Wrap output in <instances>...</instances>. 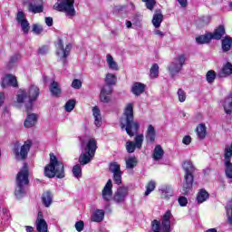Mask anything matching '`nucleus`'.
I'll return each mask as SVG.
<instances>
[{
  "label": "nucleus",
  "instance_id": "obj_1",
  "mask_svg": "<svg viewBox=\"0 0 232 232\" xmlns=\"http://www.w3.org/2000/svg\"><path fill=\"white\" fill-rule=\"evenodd\" d=\"M134 119L133 103H127L123 111V118L120 119V126L121 130H125L129 137H135L136 133H139V130H140V123L134 121Z\"/></svg>",
  "mask_w": 232,
  "mask_h": 232
},
{
  "label": "nucleus",
  "instance_id": "obj_2",
  "mask_svg": "<svg viewBox=\"0 0 232 232\" xmlns=\"http://www.w3.org/2000/svg\"><path fill=\"white\" fill-rule=\"evenodd\" d=\"M44 173L48 179H53V177L64 179V164L57 160V156L53 153H50V161L49 164L45 166Z\"/></svg>",
  "mask_w": 232,
  "mask_h": 232
},
{
  "label": "nucleus",
  "instance_id": "obj_3",
  "mask_svg": "<svg viewBox=\"0 0 232 232\" xmlns=\"http://www.w3.org/2000/svg\"><path fill=\"white\" fill-rule=\"evenodd\" d=\"M182 168L185 171V175L183 178V187L181 193L182 195H188L189 191L193 189V182H195V176L193 173H195L197 168H195V165H193L191 160H184L182 162Z\"/></svg>",
  "mask_w": 232,
  "mask_h": 232
},
{
  "label": "nucleus",
  "instance_id": "obj_4",
  "mask_svg": "<svg viewBox=\"0 0 232 232\" xmlns=\"http://www.w3.org/2000/svg\"><path fill=\"white\" fill-rule=\"evenodd\" d=\"M30 171L28 170V165L24 164V169H21L15 178L16 189L14 190V195L16 198H23L26 193L24 190V186L30 184Z\"/></svg>",
  "mask_w": 232,
  "mask_h": 232
},
{
  "label": "nucleus",
  "instance_id": "obj_5",
  "mask_svg": "<svg viewBox=\"0 0 232 232\" xmlns=\"http://www.w3.org/2000/svg\"><path fill=\"white\" fill-rule=\"evenodd\" d=\"M33 142L32 140H27L21 146V142L18 140L14 142L12 151L14 155V159L18 162H24L28 159V153H30V150H32Z\"/></svg>",
  "mask_w": 232,
  "mask_h": 232
},
{
  "label": "nucleus",
  "instance_id": "obj_6",
  "mask_svg": "<svg viewBox=\"0 0 232 232\" xmlns=\"http://www.w3.org/2000/svg\"><path fill=\"white\" fill-rule=\"evenodd\" d=\"M151 230L153 232H171V210H167L160 220L151 221Z\"/></svg>",
  "mask_w": 232,
  "mask_h": 232
},
{
  "label": "nucleus",
  "instance_id": "obj_7",
  "mask_svg": "<svg viewBox=\"0 0 232 232\" xmlns=\"http://www.w3.org/2000/svg\"><path fill=\"white\" fill-rule=\"evenodd\" d=\"M39 95H41V90L37 85H31L26 90H20V94L16 96V101L19 104H23L24 101H29V102H35L37 99H39Z\"/></svg>",
  "mask_w": 232,
  "mask_h": 232
},
{
  "label": "nucleus",
  "instance_id": "obj_8",
  "mask_svg": "<svg viewBox=\"0 0 232 232\" xmlns=\"http://www.w3.org/2000/svg\"><path fill=\"white\" fill-rule=\"evenodd\" d=\"M53 10L63 12L67 17H75L77 15L75 0H57L53 5Z\"/></svg>",
  "mask_w": 232,
  "mask_h": 232
},
{
  "label": "nucleus",
  "instance_id": "obj_9",
  "mask_svg": "<svg viewBox=\"0 0 232 232\" xmlns=\"http://www.w3.org/2000/svg\"><path fill=\"white\" fill-rule=\"evenodd\" d=\"M56 47V55L60 57V61L62 64L64 66L68 64V57L70 56V53L72 52V44H67L64 47V43L63 39L59 38L55 44Z\"/></svg>",
  "mask_w": 232,
  "mask_h": 232
},
{
  "label": "nucleus",
  "instance_id": "obj_10",
  "mask_svg": "<svg viewBox=\"0 0 232 232\" xmlns=\"http://www.w3.org/2000/svg\"><path fill=\"white\" fill-rule=\"evenodd\" d=\"M175 61L179 63L172 62L169 66V72L172 77H175L177 73H180V71L184 67V64H186V55L184 53H181L178 55L177 58H175Z\"/></svg>",
  "mask_w": 232,
  "mask_h": 232
},
{
  "label": "nucleus",
  "instance_id": "obj_11",
  "mask_svg": "<svg viewBox=\"0 0 232 232\" xmlns=\"http://www.w3.org/2000/svg\"><path fill=\"white\" fill-rule=\"evenodd\" d=\"M129 191L130 188L128 187H119L113 194V202H115V204H123V202H126Z\"/></svg>",
  "mask_w": 232,
  "mask_h": 232
},
{
  "label": "nucleus",
  "instance_id": "obj_12",
  "mask_svg": "<svg viewBox=\"0 0 232 232\" xmlns=\"http://www.w3.org/2000/svg\"><path fill=\"white\" fill-rule=\"evenodd\" d=\"M109 169L111 173H113L112 179L114 184L121 186V184H122V170H121V165L117 162H112L110 164Z\"/></svg>",
  "mask_w": 232,
  "mask_h": 232
},
{
  "label": "nucleus",
  "instance_id": "obj_13",
  "mask_svg": "<svg viewBox=\"0 0 232 232\" xmlns=\"http://www.w3.org/2000/svg\"><path fill=\"white\" fill-rule=\"evenodd\" d=\"M16 21L21 24L22 32L26 35L28 34V32H30V23L26 19V14H24V12L18 11L16 14Z\"/></svg>",
  "mask_w": 232,
  "mask_h": 232
},
{
  "label": "nucleus",
  "instance_id": "obj_14",
  "mask_svg": "<svg viewBox=\"0 0 232 232\" xmlns=\"http://www.w3.org/2000/svg\"><path fill=\"white\" fill-rule=\"evenodd\" d=\"M7 86H12L13 88H19V83L17 82V77L15 75L5 74V76L1 79V88L5 89Z\"/></svg>",
  "mask_w": 232,
  "mask_h": 232
},
{
  "label": "nucleus",
  "instance_id": "obj_15",
  "mask_svg": "<svg viewBox=\"0 0 232 232\" xmlns=\"http://www.w3.org/2000/svg\"><path fill=\"white\" fill-rule=\"evenodd\" d=\"M27 8L32 14H43L44 12V5L41 0H31Z\"/></svg>",
  "mask_w": 232,
  "mask_h": 232
},
{
  "label": "nucleus",
  "instance_id": "obj_16",
  "mask_svg": "<svg viewBox=\"0 0 232 232\" xmlns=\"http://www.w3.org/2000/svg\"><path fill=\"white\" fill-rule=\"evenodd\" d=\"M102 197L105 202H110V200H111V198L113 197V183H111V179H108L105 184L102 191Z\"/></svg>",
  "mask_w": 232,
  "mask_h": 232
},
{
  "label": "nucleus",
  "instance_id": "obj_17",
  "mask_svg": "<svg viewBox=\"0 0 232 232\" xmlns=\"http://www.w3.org/2000/svg\"><path fill=\"white\" fill-rule=\"evenodd\" d=\"M36 231L48 232V224L46 223V220H44L43 211L38 212V216L36 218Z\"/></svg>",
  "mask_w": 232,
  "mask_h": 232
},
{
  "label": "nucleus",
  "instance_id": "obj_18",
  "mask_svg": "<svg viewBox=\"0 0 232 232\" xmlns=\"http://www.w3.org/2000/svg\"><path fill=\"white\" fill-rule=\"evenodd\" d=\"M113 93L112 87H104L101 90L100 92V101L105 104H108L111 101V94Z\"/></svg>",
  "mask_w": 232,
  "mask_h": 232
},
{
  "label": "nucleus",
  "instance_id": "obj_19",
  "mask_svg": "<svg viewBox=\"0 0 232 232\" xmlns=\"http://www.w3.org/2000/svg\"><path fill=\"white\" fill-rule=\"evenodd\" d=\"M211 39L215 41H220L224 35H226V26L220 24L215 28L213 33H209Z\"/></svg>",
  "mask_w": 232,
  "mask_h": 232
},
{
  "label": "nucleus",
  "instance_id": "obj_20",
  "mask_svg": "<svg viewBox=\"0 0 232 232\" xmlns=\"http://www.w3.org/2000/svg\"><path fill=\"white\" fill-rule=\"evenodd\" d=\"M97 148V140L95 139H90L85 146L84 150L88 155L95 157Z\"/></svg>",
  "mask_w": 232,
  "mask_h": 232
},
{
  "label": "nucleus",
  "instance_id": "obj_21",
  "mask_svg": "<svg viewBox=\"0 0 232 232\" xmlns=\"http://www.w3.org/2000/svg\"><path fill=\"white\" fill-rule=\"evenodd\" d=\"M146 90V84L142 82H136L132 84L131 87V93L135 95L136 97H139L140 95H142Z\"/></svg>",
  "mask_w": 232,
  "mask_h": 232
},
{
  "label": "nucleus",
  "instance_id": "obj_22",
  "mask_svg": "<svg viewBox=\"0 0 232 232\" xmlns=\"http://www.w3.org/2000/svg\"><path fill=\"white\" fill-rule=\"evenodd\" d=\"M162 21H164V14H162V11L160 9H157L152 17V24L156 28H160Z\"/></svg>",
  "mask_w": 232,
  "mask_h": 232
},
{
  "label": "nucleus",
  "instance_id": "obj_23",
  "mask_svg": "<svg viewBox=\"0 0 232 232\" xmlns=\"http://www.w3.org/2000/svg\"><path fill=\"white\" fill-rule=\"evenodd\" d=\"M53 202V194H52V191L47 190L44 192L42 195V203L44 206V208H50Z\"/></svg>",
  "mask_w": 232,
  "mask_h": 232
},
{
  "label": "nucleus",
  "instance_id": "obj_24",
  "mask_svg": "<svg viewBox=\"0 0 232 232\" xmlns=\"http://www.w3.org/2000/svg\"><path fill=\"white\" fill-rule=\"evenodd\" d=\"M37 121H38L37 114L35 113L28 114L24 122V128H34V126L37 124Z\"/></svg>",
  "mask_w": 232,
  "mask_h": 232
},
{
  "label": "nucleus",
  "instance_id": "obj_25",
  "mask_svg": "<svg viewBox=\"0 0 232 232\" xmlns=\"http://www.w3.org/2000/svg\"><path fill=\"white\" fill-rule=\"evenodd\" d=\"M49 90L53 97H61V94L63 93V90L61 89V86H59V82L55 81L51 82Z\"/></svg>",
  "mask_w": 232,
  "mask_h": 232
},
{
  "label": "nucleus",
  "instance_id": "obj_26",
  "mask_svg": "<svg viewBox=\"0 0 232 232\" xmlns=\"http://www.w3.org/2000/svg\"><path fill=\"white\" fill-rule=\"evenodd\" d=\"M92 115L94 117V124L97 128H101L102 124V117L101 116V109L97 106L92 108Z\"/></svg>",
  "mask_w": 232,
  "mask_h": 232
},
{
  "label": "nucleus",
  "instance_id": "obj_27",
  "mask_svg": "<svg viewBox=\"0 0 232 232\" xmlns=\"http://www.w3.org/2000/svg\"><path fill=\"white\" fill-rule=\"evenodd\" d=\"M229 75H232V63L230 62H227L221 68L218 76L229 77Z\"/></svg>",
  "mask_w": 232,
  "mask_h": 232
},
{
  "label": "nucleus",
  "instance_id": "obj_28",
  "mask_svg": "<svg viewBox=\"0 0 232 232\" xmlns=\"http://www.w3.org/2000/svg\"><path fill=\"white\" fill-rule=\"evenodd\" d=\"M221 48L224 53H227V52H229L232 48V38L229 35H226L222 40H221Z\"/></svg>",
  "mask_w": 232,
  "mask_h": 232
},
{
  "label": "nucleus",
  "instance_id": "obj_29",
  "mask_svg": "<svg viewBox=\"0 0 232 232\" xmlns=\"http://www.w3.org/2000/svg\"><path fill=\"white\" fill-rule=\"evenodd\" d=\"M197 136L198 137L199 140H204L206 139V135H208V130L206 128V124L200 123L195 130Z\"/></svg>",
  "mask_w": 232,
  "mask_h": 232
},
{
  "label": "nucleus",
  "instance_id": "obj_30",
  "mask_svg": "<svg viewBox=\"0 0 232 232\" xmlns=\"http://www.w3.org/2000/svg\"><path fill=\"white\" fill-rule=\"evenodd\" d=\"M157 137V131L155 130V127L153 125H149L146 131V139L149 142H155V138Z\"/></svg>",
  "mask_w": 232,
  "mask_h": 232
},
{
  "label": "nucleus",
  "instance_id": "obj_31",
  "mask_svg": "<svg viewBox=\"0 0 232 232\" xmlns=\"http://www.w3.org/2000/svg\"><path fill=\"white\" fill-rule=\"evenodd\" d=\"M117 84V76L113 73H107L105 77V88H111V86H115Z\"/></svg>",
  "mask_w": 232,
  "mask_h": 232
},
{
  "label": "nucleus",
  "instance_id": "obj_32",
  "mask_svg": "<svg viewBox=\"0 0 232 232\" xmlns=\"http://www.w3.org/2000/svg\"><path fill=\"white\" fill-rule=\"evenodd\" d=\"M208 198H209V193L206 189L200 188L197 194L198 204H203Z\"/></svg>",
  "mask_w": 232,
  "mask_h": 232
},
{
  "label": "nucleus",
  "instance_id": "obj_33",
  "mask_svg": "<svg viewBox=\"0 0 232 232\" xmlns=\"http://www.w3.org/2000/svg\"><path fill=\"white\" fill-rule=\"evenodd\" d=\"M223 108L227 115H231L232 113V93H230L223 103Z\"/></svg>",
  "mask_w": 232,
  "mask_h": 232
},
{
  "label": "nucleus",
  "instance_id": "obj_34",
  "mask_svg": "<svg viewBox=\"0 0 232 232\" xmlns=\"http://www.w3.org/2000/svg\"><path fill=\"white\" fill-rule=\"evenodd\" d=\"M104 220V210L97 209L92 216V222H102Z\"/></svg>",
  "mask_w": 232,
  "mask_h": 232
},
{
  "label": "nucleus",
  "instance_id": "obj_35",
  "mask_svg": "<svg viewBox=\"0 0 232 232\" xmlns=\"http://www.w3.org/2000/svg\"><path fill=\"white\" fill-rule=\"evenodd\" d=\"M164 157V150L162 149V146L156 145L154 148V152L152 154V158L154 160H160Z\"/></svg>",
  "mask_w": 232,
  "mask_h": 232
},
{
  "label": "nucleus",
  "instance_id": "obj_36",
  "mask_svg": "<svg viewBox=\"0 0 232 232\" xmlns=\"http://www.w3.org/2000/svg\"><path fill=\"white\" fill-rule=\"evenodd\" d=\"M211 41H212V38L209 33H207L203 35H199L196 38V42L198 43V44H208L211 43Z\"/></svg>",
  "mask_w": 232,
  "mask_h": 232
},
{
  "label": "nucleus",
  "instance_id": "obj_37",
  "mask_svg": "<svg viewBox=\"0 0 232 232\" xmlns=\"http://www.w3.org/2000/svg\"><path fill=\"white\" fill-rule=\"evenodd\" d=\"M93 157H95V156H91L87 152H85L84 154H81L80 158H79V162H80L81 166H86V164H90V162H92V159H93Z\"/></svg>",
  "mask_w": 232,
  "mask_h": 232
},
{
  "label": "nucleus",
  "instance_id": "obj_38",
  "mask_svg": "<svg viewBox=\"0 0 232 232\" xmlns=\"http://www.w3.org/2000/svg\"><path fill=\"white\" fill-rule=\"evenodd\" d=\"M137 164H139V160L135 156L130 157L128 160H126L127 169H133V168L137 167Z\"/></svg>",
  "mask_w": 232,
  "mask_h": 232
},
{
  "label": "nucleus",
  "instance_id": "obj_39",
  "mask_svg": "<svg viewBox=\"0 0 232 232\" xmlns=\"http://www.w3.org/2000/svg\"><path fill=\"white\" fill-rule=\"evenodd\" d=\"M161 191V197L165 198V200H169V198H171V196L173 195V188L165 187Z\"/></svg>",
  "mask_w": 232,
  "mask_h": 232
},
{
  "label": "nucleus",
  "instance_id": "obj_40",
  "mask_svg": "<svg viewBox=\"0 0 232 232\" xmlns=\"http://www.w3.org/2000/svg\"><path fill=\"white\" fill-rule=\"evenodd\" d=\"M155 188H157V183H155L153 180L149 181L146 185L144 196L148 197L152 191H155Z\"/></svg>",
  "mask_w": 232,
  "mask_h": 232
},
{
  "label": "nucleus",
  "instance_id": "obj_41",
  "mask_svg": "<svg viewBox=\"0 0 232 232\" xmlns=\"http://www.w3.org/2000/svg\"><path fill=\"white\" fill-rule=\"evenodd\" d=\"M107 63L111 70H115L116 72L119 70V65L113 61L111 54H107Z\"/></svg>",
  "mask_w": 232,
  "mask_h": 232
},
{
  "label": "nucleus",
  "instance_id": "obj_42",
  "mask_svg": "<svg viewBox=\"0 0 232 232\" xmlns=\"http://www.w3.org/2000/svg\"><path fill=\"white\" fill-rule=\"evenodd\" d=\"M135 140V146L138 150H140V148H142V143L144 142V134H138L136 135V137L134 138Z\"/></svg>",
  "mask_w": 232,
  "mask_h": 232
},
{
  "label": "nucleus",
  "instance_id": "obj_43",
  "mask_svg": "<svg viewBox=\"0 0 232 232\" xmlns=\"http://www.w3.org/2000/svg\"><path fill=\"white\" fill-rule=\"evenodd\" d=\"M72 175L76 179H79V178L82 177V168L81 167V165L77 164V165L73 166V168H72Z\"/></svg>",
  "mask_w": 232,
  "mask_h": 232
},
{
  "label": "nucleus",
  "instance_id": "obj_44",
  "mask_svg": "<svg viewBox=\"0 0 232 232\" xmlns=\"http://www.w3.org/2000/svg\"><path fill=\"white\" fill-rule=\"evenodd\" d=\"M75 104H77L75 100H69L64 105L65 111H73Z\"/></svg>",
  "mask_w": 232,
  "mask_h": 232
},
{
  "label": "nucleus",
  "instance_id": "obj_45",
  "mask_svg": "<svg viewBox=\"0 0 232 232\" xmlns=\"http://www.w3.org/2000/svg\"><path fill=\"white\" fill-rule=\"evenodd\" d=\"M207 82L211 84V82H215V79H217V72L215 71L210 70L206 74Z\"/></svg>",
  "mask_w": 232,
  "mask_h": 232
},
{
  "label": "nucleus",
  "instance_id": "obj_46",
  "mask_svg": "<svg viewBox=\"0 0 232 232\" xmlns=\"http://www.w3.org/2000/svg\"><path fill=\"white\" fill-rule=\"evenodd\" d=\"M159 77V64L154 63L150 68V79H157Z\"/></svg>",
  "mask_w": 232,
  "mask_h": 232
},
{
  "label": "nucleus",
  "instance_id": "obj_47",
  "mask_svg": "<svg viewBox=\"0 0 232 232\" xmlns=\"http://www.w3.org/2000/svg\"><path fill=\"white\" fill-rule=\"evenodd\" d=\"M142 3H145L147 10L153 11L155 5H157V0H141Z\"/></svg>",
  "mask_w": 232,
  "mask_h": 232
},
{
  "label": "nucleus",
  "instance_id": "obj_48",
  "mask_svg": "<svg viewBox=\"0 0 232 232\" xmlns=\"http://www.w3.org/2000/svg\"><path fill=\"white\" fill-rule=\"evenodd\" d=\"M44 29L43 28V25H41L39 24H33L32 32L34 34H35V35H41L42 32H44Z\"/></svg>",
  "mask_w": 232,
  "mask_h": 232
},
{
  "label": "nucleus",
  "instance_id": "obj_49",
  "mask_svg": "<svg viewBox=\"0 0 232 232\" xmlns=\"http://www.w3.org/2000/svg\"><path fill=\"white\" fill-rule=\"evenodd\" d=\"M137 145L133 141H127L126 142V150L128 153H134Z\"/></svg>",
  "mask_w": 232,
  "mask_h": 232
},
{
  "label": "nucleus",
  "instance_id": "obj_50",
  "mask_svg": "<svg viewBox=\"0 0 232 232\" xmlns=\"http://www.w3.org/2000/svg\"><path fill=\"white\" fill-rule=\"evenodd\" d=\"M178 97L179 102H186V92L182 89L178 90Z\"/></svg>",
  "mask_w": 232,
  "mask_h": 232
},
{
  "label": "nucleus",
  "instance_id": "obj_51",
  "mask_svg": "<svg viewBox=\"0 0 232 232\" xmlns=\"http://www.w3.org/2000/svg\"><path fill=\"white\" fill-rule=\"evenodd\" d=\"M72 87L74 88V90H81L82 87V82L79 79H74L72 82Z\"/></svg>",
  "mask_w": 232,
  "mask_h": 232
},
{
  "label": "nucleus",
  "instance_id": "obj_52",
  "mask_svg": "<svg viewBox=\"0 0 232 232\" xmlns=\"http://www.w3.org/2000/svg\"><path fill=\"white\" fill-rule=\"evenodd\" d=\"M178 202L181 208H186V206H188V198L181 196L178 198Z\"/></svg>",
  "mask_w": 232,
  "mask_h": 232
},
{
  "label": "nucleus",
  "instance_id": "obj_53",
  "mask_svg": "<svg viewBox=\"0 0 232 232\" xmlns=\"http://www.w3.org/2000/svg\"><path fill=\"white\" fill-rule=\"evenodd\" d=\"M75 229L78 232H82L84 229V221L80 220L75 223Z\"/></svg>",
  "mask_w": 232,
  "mask_h": 232
},
{
  "label": "nucleus",
  "instance_id": "obj_54",
  "mask_svg": "<svg viewBox=\"0 0 232 232\" xmlns=\"http://www.w3.org/2000/svg\"><path fill=\"white\" fill-rule=\"evenodd\" d=\"M34 110V102H30V100H28V103L25 104V112L27 115H30V111Z\"/></svg>",
  "mask_w": 232,
  "mask_h": 232
},
{
  "label": "nucleus",
  "instance_id": "obj_55",
  "mask_svg": "<svg viewBox=\"0 0 232 232\" xmlns=\"http://www.w3.org/2000/svg\"><path fill=\"white\" fill-rule=\"evenodd\" d=\"M38 53H40L41 55H46V53H48V46L43 45L42 47H40L38 49Z\"/></svg>",
  "mask_w": 232,
  "mask_h": 232
},
{
  "label": "nucleus",
  "instance_id": "obj_56",
  "mask_svg": "<svg viewBox=\"0 0 232 232\" xmlns=\"http://www.w3.org/2000/svg\"><path fill=\"white\" fill-rule=\"evenodd\" d=\"M182 142L186 146H189V144H191V136H189V135L184 136Z\"/></svg>",
  "mask_w": 232,
  "mask_h": 232
},
{
  "label": "nucleus",
  "instance_id": "obj_57",
  "mask_svg": "<svg viewBox=\"0 0 232 232\" xmlns=\"http://www.w3.org/2000/svg\"><path fill=\"white\" fill-rule=\"evenodd\" d=\"M126 6L124 5H116L114 6V14H119V12H122Z\"/></svg>",
  "mask_w": 232,
  "mask_h": 232
},
{
  "label": "nucleus",
  "instance_id": "obj_58",
  "mask_svg": "<svg viewBox=\"0 0 232 232\" xmlns=\"http://www.w3.org/2000/svg\"><path fill=\"white\" fill-rule=\"evenodd\" d=\"M45 24L48 25V26H53V18L48 16V17H45Z\"/></svg>",
  "mask_w": 232,
  "mask_h": 232
},
{
  "label": "nucleus",
  "instance_id": "obj_59",
  "mask_svg": "<svg viewBox=\"0 0 232 232\" xmlns=\"http://www.w3.org/2000/svg\"><path fill=\"white\" fill-rule=\"evenodd\" d=\"M18 59H19V56L17 54L11 56L10 60H9V63L14 64V63H17Z\"/></svg>",
  "mask_w": 232,
  "mask_h": 232
},
{
  "label": "nucleus",
  "instance_id": "obj_60",
  "mask_svg": "<svg viewBox=\"0 0 232 232\" xmlns=\"http://www.w3.org/2000/svg\"><path fill=\"white\" fill-rule=\"evenodd\" d=\"M182 8H186L188 6V0H177Z\"/></svg>",
  "mask_w": 232,
  "mask_h": 232
},
{
  "label": "nucleus",
  "instance_id": "obj_61",
  "mask_svg": "<svg viewBox=\"0 0 232 232\" xmlns=\"http://www.w3.org/2000/svg\"><path fill=\"white\" fill-rule=\"evenodd\" d=\"M5 92H0V107L3 106V104H5Z\"/></svg>",
  "mask_w": 232,
  "mask_h": 232
},
{
  "label": "nucleus",
  "instance_id": "obj_62",
  "mask_svg": "<svg viewBox=\"0 0 232 232\" xmlns=\"http://www.w3.org/2000/svg\"><path fill=\"white\" fill-rule=\"evenodd\" d=\"M155 34L160 35V37H164V35H165L164 33H162V31H160V30H156Z\"/></svg>",
  "mask_w": 232,
  "mask_h": 232
},
{
  "label": "nucleus",
  "instance_id": "obj_63",
  "mask_svg": "<svg viewBox=\"0 0 232 232\" xmlns=\"http://www.w3.org/2000/svg\"><path fill=\"white\" fill-rule=\"evenodd\" d=\"M26 231L27 232H34V228L31 226L26 227Z\"/></svg>",
  "mask_w": 232,
  "mask_h": 232
},
{
  "label": "nucleus",
  "instance_id": "obj_64",
  "mask_svg": "<svg viewBox=\"0 0 232 232\" xmlns=\"http://www.w3.org/2000/svg\"><path fill=\"white\" fill-rule=\"evenodd\" d=\"M126 26H127V28H131V26H132L131 21H127Z\"/></svg>",
  "mask_w": 232,
  "mask_h": 232
}]
</instances>
